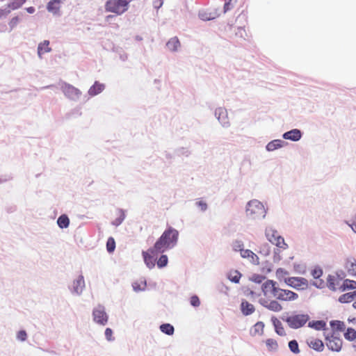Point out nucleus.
I'll use <instances>...</instances> for the list:
<instances>
[{"instance_id": "nucleus-1", "label": "nucleus", "mask_w": 356, "mask_h": 356, "mask_svg": "<svg viewBox=\"0 0 356 356\" xmlns=\"http://www.w3.org/2000/svg\"><path fill=\"white\" fill-rule=\"evenodd\" d=\"M178 237V231L172 227H169L163 232L154 246L149 248V252L153 254H158L172 248L176 245Z\"/></svg>"}, {"instance_id": "nucleus-2", "label": "nucleus", "mask_w": 356, "mask_h": 356, "mask_svg": "<svg viewBox=\"0 0 356 356\" xmlns=\"http://www.w3.org/2000/svg\"><path fill=\"white\" fill-rule=\"evenodd\" d=\"M246 215L252 220L260 219L265 216L266 210L264 205L257 200H251L248 203Z\"/></svg>"}, {"instance_id": "nucleus-3", "label": "nucleus", "mask_w": 356, "mask_h": 356, "mask_svg": "<svg viewBox=\"0 0 356 356\" xmlns=\"http://www.w3.org/2000/svg\"><path fill=\"white\" fill-rule=\"evenodd\" d=\"M266 235L268 240L277 247L283 250L286 249L287 244L284 242V239L282 237L277 231L269 229L266 231Z\"/></svg>"}, {"instance_id": "nucleus-4", "label": "nucleus", "mask_w": 356, "mask_h": 356, "mask_svg": "<svg viewBox=\"0 0 356 356\" xmlns=\"http://www.w3.org/2000/svg\"><path fill=\"white\" fill-rule=\"evenodd\" d=\"M309 319L307 314H296L289 316L286 321L289 326L293 329L302 327Z\"/></svg>"}, {"instance_id": "nucleus-5", "label": "nucleus", "mask_w": 356, "mask_h": 356, "mask_svg": "<svg viewBox=\"0 0 356 356\" xmlns=\"http://www.w3.org/2000/svg\"><path fill=\"white\" fill-rule=\"evenodd\" d=\"M298 295L290 290L282 289L279 288L275 293V298L284 302L293 301L297 300Z\"/></svg>"}, {"instance_id": "nucleus-6", "label": "nucleus", "mask_w": 356, "mask_h": 356, "mask_svg": "<svg viewBox=\"0 0 356 356\" xmlns=\"http://www.w3.org/2000/svg\"><path fill=\"white\" fill-rule=\"evenodd\" d=\"M285 283L296 289H305L308 286V282L305 278L291 277L285 279Z\"/></svg>"}, {"instance_id": "nucleus-7", "label": "nucleus", "mask_w": 356, "mask_h": 356, "mask_svg": "<svg viewBox=\"0 0 356 356\" xmlns=\"http://www.w3.org/2000/svg\"><path fill=\"white\" fill-rule=\"evenodd\" d=\"M279 289V287L277 286L276 282L268 280L264 283H263L261 286V290L264 295V296H273L275 298V293H277V291Z\"/></svg>"}, {"instance_id": "nucleus-8", "label": "nucleus", "mask_w": 356, "mask_h": 356, "mask_svg": "<svg viewBox=\"0 0 356 356\" xmlns=\"http://www.w3.org/2000/svg\"><path fill=\"white\" fill-rule=\"evenodd\" d=\"M61 90L67 97L73 100L78 99L81 95L79 89L66 83L62 84Z\"/></svg>"}, {"instance_id": "nucleus-9", "label": "nucleus", "mask_w": 356, "mask_h": 356, "mask_svg": "<svg viewBox=\"0 0 356 356\" xmlns=\"http://www.w3.org/2000/svg\"><path fill=\"white\" fill-rule=\"evenodd\" d=\"M342 343V340L339 337L335 336L334 334L326 337V345L332 351H340Z\"/></svg>"}, {"instance_id": "nucleus-10", "label": "nucleus", "mask_w": 356, "mask_h": 356, "mask_svg": "<svg viewBox=\"0 0 356 356\" xmlns=\"http://www.w3.org/2000/svg\"><path fill=\"white\" fill-rule=\"evenodd\" d=\"M94 321L99 324L105 325L108 321V316L105 312V309L102 306H98L93 310Z\"/></svg>"}, {"instance_id": "nucleus-11", "label": "nucleus", "mask_w": 356, "mask_h": 356, "mask_svg": "<svg viewBox=\"0 0 356 356\" xmlns=\"http://www.w3.org/2000/svg\"><path fill=\"white\" fill-rule=\"evenodd\" d=\"M260 303L266 309L274 312H280L283 309L282 305L275 300H261Z\"/></svg>"}, {"instance_id": "nucleus-12", "label": "nucleus", "mask_w": 356, "mask_h": 356, "mask_svg": "<svg viewBox=\"0 0 356 356\" xmlns=\"http://www.w3.org/2000/svg\"><path fill=\"white\" fill-rule=\"evenodd\" d=\"M307 343L309 348L317 352H322L324 350V343L319 339L310 337L307 340Z\"/></svg>"}, {"instance_id": "nucleus-13", "label": "nucleus", "mask_w": 356, "mask_h": 356, "mask_svg": "<svg viewBox=\"0 0 356 356\" xmlns=\"http://www.w3.org/2000/svg\"><path fill=\"white\" fill-rule=\"evenodd\" d=\"M66 0H51L47 6V9L49 12L53 14H58L63 4Z\"/></svg>"}, {"instance_id": "nucleus-14", "label": "nucleus", "mask_w": 356, "mask_h": 356, "mask_svg": "<svg viewBox=\"0 0 356 356\" xmlns=\"http://www.w3.org/2000/svg\"><path fill=\"white\" fill-rule=\"evenodd\" d=\"M241 310L243 315L248 316L255 311L254 306L245 300H243L241 304Z\"/></svg>"}, {"instance_id": "nucleus-15", "label": "nucleus", "mask_w": 356, "mask_h": 356, "mask_svg": "<svg viewBox=\"0 0 356 356\" xmlns=\"http://www.w3.org/2000/svg\"><path fill=\"white\" fill-rule=\"evenodd\" d=\"M301 132L299 129H292L284 134L283 138L286 140H291L293 141H298L301 138Z\"/></svg>"}, {"instance_id": "nucleus-16", "label": "nucleus", "mask_w": 356, "mask_h": 356, "mask_svg": "<svg viewBox=\"0 0 356 356\" xmlns=\"http://www.w3.org/2000/svg\"><path fill=\"white\" fill-rule=\"evenodd\" d=\"M154 255L149 252V249L147 251L143 252L144 261L149 268H152L155 266Z\"/></svg>"}, {"instance_id": "nucleus-17", "label": "nucleus", "mask_w": 356, "mask_h": 356, "mask_svg": "<svg viewBox=\"0 0 356 356\" xmlns=\"http://www.w3.org/2000/svg\"><path fill=\"white\" fill-rule=\"evenodd\" d=\"M264 324L261 321L256 323L250 329V334L253 337L261 336L264 334Z\"/></svg>"}, {"instance_id": "nucleus-18", "label": "nucleus", "mask_w": 356, "mask_h": 356, "mask_svg": "<svg viewBox=\"0 0 356 356\" xmlns=\"http://www.w3.org/2000/svg\"><path fill=\"white\" fill-rule=\"evenodd\" d=\"M241 255L243 258H249L254 264H259V257L256 254L250 250H243L241 251Z\"/></svg>"}, {"instance_id": "nucleus-19", "label": "nucleus", "mask_w": 356, "mask_h": 356, "mask_svg": "<svg viewBox=\"0 0 356 356\" xmlns=\"http://www.w3.org/2000/svg\"><path fill=\"white\" fill-rule=\"evenodd\" d=\"M51 49L49 47V41L44 40L42 42L40 43L38 47V54L40 58H42V56L45 54L50 52Z\"/></svg>"}, {"instance_id": "nucleus-20", "label": "nucleus", "mask_w": 356, "mask_h": 356, "mask_svg": "<svg viewBox=\"0 0 356 356\" xmlns=\"http://www.w3.org/2000/svg\"><path fill=\"white\" fill-rule=\"evenodd\" d=\"M105 86L104 84L95 81V83L90 88L88 93L91 96H95L102 92Z\"/></svg>"}, {"instance_id": "nucleus-21", "label": "nucleus", "mask_w": 356, "mask_h": 356, "mask_svg": "<svg viewBox=\"0 0 356 356\" xmlns=\"http://www.w3.org/2000/svg\"><path fill=\"white\" fill-rule=\"evenodd\" d=\"M215 115L218 116V120L223 126H225L228 123L227 113L224 109L221 108L216 109Z\"/></svg>"}, {"instance_id": "nucleus-22", "label": "nucleus", "mask_w": 356, "mask_h": 356, "mask_svg": "<svg viewBox=\"0 0 356 356\" xmlns=\"http://www.w3.org/2000/svg\"><path fill=\"white\" fill-rule=\"evenodd\" d=\"M356 297V291L353 292L346 293L341 295L339 298V301L341 303H348L354 300Z\"/></svg>"}, {"instance_id": "nucleus-23", "label": "nucleus", "mask_w": 356, "mask_h": 356, "mask_svg": "<svg viewBox=\"0 0 356 356\" xmlns=\"http://www.w3.org/2000/svg\"><path fill=\"white\" fill-rule=\"evenodd\" d=\"M346 268L350 275H356V261L354 259L347 260Z\"/></svg>"}, {"instance_id": "nucleus-24", "label": "nucleus", "mask_w": 356, "mask_h": 356, "mask_svg": "<svg viewBox=\"0 0 356 356\" xmlns=\"http://www.w3.org/2000/svg\"><path fill=\"white\" fill-rule=\"evenodd\" d=\"M166 45L169 50H170L172 51H175L180 47V42H179V39L177 37H175V38H171L167 42Z\"/></svg>"}, {"instance_id": "nucleus-25", "label": "nucleus", "mask_w": 356, "mask_h": 356, "mask_svg": "<svg viewBox=\"0 0 356 356\" xmlns=\"http://www.w3.org/2000/svg\"><path fill=\"white\" fill-rule=\"evenodd\" d=\"M85 286L84 279L82 275H79L74 283V289L76 293H79L82 291Z\"/></svg>"}, {"instance_id": "nucleus-26", "label": "nucleus", "mask_w": 356, "mask_h": 356, "mask_svg": "<svg viewBox=\"0 0 356 356\" xmlns=\"http://www.w3.org/2000/svg\"><path fill=\"white\" fill-rule=\"evenodd\" d=\"M241 277V273L236 270H230L228 273V279L234 283H239Z\"/></svg>"}, {"instance_id": "nucleus-27", "label": "nucleus", "mask_w": 356, "mask_h": 356, "mask_svg": "<svg viewBox=\"0 0 356 356\" xmlns=\"http://www.w3.org/2000/svg\"><path fill=\"white\" fill-rule=\"evenodd\" d=\"M283 141L281 140H274L268 143L266 145V149L268 151H274L277 148H280L282 146Z\"/></svg>"}, {"instance_id": "nucleus-28", "label": "nucleus", "mask_w": 356, "mask_h": 356, "mask_svg": "<svg viewBox=\"0 0 356 356\" xmlns=\"http://www.w3.org/2000/svg\"><path fill=\"white\" fill-rule=\"evenodd\" d=\"M356 289V282L350 280H346L343 281L342 286L340 289L343 291L347 289Z\"/></svg>"}, {"instance_id": "nucleus-29", "label": "nucleus", "mask_w": 356, "mask_h": 356, "mask_svg": "<svg viewBox=\"0 0 356 356\" xmlns=\"http://www.w3.org/2000/svg\"><path fill=\"white\" fill-rule=\"evenodd\" d=\"M57 223L60 228H67L69 226L70 220L66 215H62L58 218Z\"/></svg>"}, {"instance_id": "nucleus-30", "label": "nucleus", "mask_w": 356, "mask_h": 356, "mask_svg": "<svg viewBox=\"0 0 356 356\" xmlns=\"http://www.w3.org/2000/svg\"><path fill=\"white\" fill-rule=\"evenodd\" d=\"M309 326L314 328L315 330H321L325 329V327L326 326V323L323 321H316L309 322Z\"/></svg>"}, {"instance_id": "nucleus-31", "label": "nucleus", "mask_w": 356, "mask_h": 356, "mask_svg": "<svg viewBox=\"0 0 356 356\" xmlns=\"http://www.w3.org/2000/svg\"><path fill=\"white\" fill-rule=\"evenodd\" d=\"M266 345L269 351H275L278 348V343L274 339H268L266 341Z\"/></svg>"}, {"instance_id": "nucleus-32", "label": "nucleus", "mask_w": 356, "mask_h": 356, "mask_svg": "<svg viewBox=\"0 0 356 356\" xmlns=\"http://www.w3.org/2000/svg\"><path fill=\"white\" fill-rule=\"evenodd\" d=\"M330 325L332 328L336 331H343L346 327L344 323L340 321H332Z\"/></svg>"}, {"instance_id": "nucleus-33", "label": "nucleus", "mask_w": 356, "mask_h": 356, "mask_svg": "<svg viewBox=\"0 0 356 356\" xmlns=\"http://www.w3.org/2000/svg\"><path fill=\"white\" fill-rule=\"evenodd\" d=\"M160 330L162 332L168 335H172L174 333V327L169 323L161 325Z\"/></svg>"}, {"instance_id": "nucleus-34", "label": "nucleus", "mask_w": 356, "mask_h": 356, "mask_svg": "<svg viewBox=\"0 0 356 356\" xmlns=\"http://www.w3.org/2000/svg\"><path fill=\"white\" fill-rule=\"evenodd\" d=\"M288 275L289 272L284 268H280L276 270V276L280 281L282 280L285 281V279H288V277H286Z\"/></svg>"}, {"instance_id": "nucleus-35", "label": "nucleus", "mask_w": 356, "mask_h": 356, "mask_svg": "<svg viewBox=\"0 0 356 356\" xmlns=\"http://www.w3.org/2000/svg\"><path fill=\"white\" fill-rule=\"evenodd\" d=\"M344 337L349 341H353L356 339V331L355 329L349 327L347 329L344 334Z\"/></svg>"}, {"instance_id": "nucleus-36", "label": "nucleus", "mask_w": 356, "mask_h": 356, "mask_svg": "<svg viewBox=\"0 0 356 356\" xmlns=\"http://www.w3.org/2000/svg\"><path fill=\"white\" fill-rule=\"evenodd\" d=\"M289 348L290 350L295 354H298L300 353L298 343L296 340L289 341Z\"/></svg>"}, {"instance_id": "nucleus-37", "label": "nucleus", "mask_w": 356, "mask_h": 356, "mask_svg": "<svg viewBox=\"0 0 356 356\" xmlns=\"http://www.w3.org/2000/svg\"><path fill=\"white\" fill-rule=\"evenodd\" d=\"M115 248V242L113 237L108 238L106 242V249L108 252H113Z\"/></svg>"}, {"instance_id": "nucleus-38", "label": "nucleus", "mask_w": 356, "mask_h": 356, "mask_svg": "<svg viewBox=\"0 0 356 356\" xmlns=\"http://www.w3.org/2000/svg\"><path fill=\"white\" fill-rule=\"evenodd\" d=\"M168 261V257L165 254H162L157 261V266L159 268H163L167 266Z\"/></svg>"}, {"instance_id": "nucleus-39", "label": "nucleus", "mask_w": 356, "mask_h": 356, "mask_svg": "<svg viewBox=\"0 0 356 356\" xmlns=\"http://www.w3.org/2000/svg\"><path fill=\"white\" fill-rule=\"evenodd\" d=\"M266 279V277L259 274H253L250 277V280H251L253 282L260 284L264 280Z\"/></svg>"}, {"instance_id": "nucleus-40", "label": "nucleus", "mask_w": 356, "mask_h": 356, "mask_svg": "<svg viewBox=\"0 0 356 356\" xmlns=\"http://www.w3.org/2000/svg\"><path fill=\"white\" fill-rule=\"evenodd\" d=\"M274 324L276 332L280 336L285 335V331L284 327L282 326L281 323H277V321H276L274 322Z\"/></svg>"}, {"instance_id": "nucleus-41", "label": "nucleus", "mask_w": 356, "mask_h": 356, "mask_svg": "<svg viewBox=\"0 0 356 356\" xmlns=\"http://www.w3.org/2000/svg\"><path fill=\"white\" fill-rule=\"evenodd\" d=\"M335 281H337V279L333 276H329L327 279V285L329 289L331 290L335 291L337 289V287L335 286Z\"/></svg>"}, {"instance_id": "nucleus-42", "label": "nucleus", "mask_w": 356, "mask_h": 356, "mask_svg": "<svg viewBox=\"0 0 356 356\" xmlns=\"http://www.w3.org/2000/svg\"><path fill=\"white\" fill-rule=\"evenodd\" d=\"M233 250L234 251H239L241 252L242 250H243V243L240 241H236L233 243L232 245Z\"/></svg>"}, {"instance_id": "nucleus-43", "label": "nucleus", "mask_w": 356, "mask_h": 356, "mask_svg": "<svg viewBox=\"0 0 356 356\" xmlns=\"http://www.w3.org/2000/svg\"><path fill=\"white\" fill-rule=\"evenodd\" d=\"M191 305L193 307H198L200 305V301L197 296H193L190 300Z\"/></svg>"}, {"instance_id": "nucleus-44", "label": "nucleus", "mask_w": 356, "mask_h": 356, "mask_svg": "<svg viewBox=\"0 0 356 356\" xmlns=\"http://www.w3.org/2000/svg\"><path fill=\"white\" fill-rule=\"evenodd\" d=\"M27 334L24 330H20L17 334V338L19 341H24L26 339Z\"/></svg>"}, {"instance_id": "nucleus-45", "label": "nucleus", "mask_w": 356, "mask_h": 356, "mask_svg": "<svg viewBox=\"0 0 356 356\" xmlns=\"http://www.w3.org/2000/svg\"><path fill=\"white\" fill-rule=\"evenodd\" d=\"M312 274L314 278L317 279L321 277L323 275V271L321 268H315L312 270Z\"/></svg>"}, {"instance_id": "nucleus-46", "label": "nucleus", "mask_w": 356, "mask_h": 356, "mask_svg": "<svg viewBox=\"0 0 356 356\" xmlns=\"http://www.w3.org/2000/svg\"><path fill=\"white\" fill-rule=\"evenodd\" d=\"M196 204L198 207H200V210L202 211H204L207 209V204L206 202H204L202 200H199L196 202Z\"/></svg>"}, {"instance_id": "nucleus-47", "label": "nucleus", "mask_w": 356, "mask_h": 356, "mask_svg": "<svg viewBox=\"0 0 356 356\" xmlns=\"http://www.w3.org/2000/svg\"><path fill=\"white\" fill-rule=\"evenodd\" d=\"M124 214L120 211L119 212V218L113 222V225L118 226L124 220Z\"/></svg>"}, {"instance_id": "nucleus-48", "label": "nucleus", "mask_w": 356, "mask_h": 356, "mask_svg": "<svg viewBox=\"0 0 356 356\" xmlns=\"http://www.w3.org/2000/svg\"><path fill=\"white\" fill-rule=\"evenodd\" d=\"M24 2H25V0H19V3H13L11 5H9V7L11 9L15 10V9H17L19 7H20Z\"/></svg>"}, {"instance_id": "nucleus-49", "label": "nucleus", "mask_w": 356, "mask_h": 356, "mask_svg": "<svg viewBox=\"0 0 356 356\" xmlns=\"http://www.w3.org/2000/svg\"><path fill=\"white\" fill-rule=\"evenodd\" d=\"M105 336L106 337V339L108 340V341H111L113 339L112 338V336H113V331L111 328H106V330H105Z\"/></svg>"}, {"instance_id": "nucleus-50", "label": "nucleus", "mask_w": 356, "mask_h": 356, "mask_svg": "<svg viewBox=\"0 0 356 356\" xmlns=\"http://www.w3.org/2000/svg\"><path fill=\"white\" fill-rule=\"evenodd\" d=\"M19 22V17H13L9 22V25L11 29L14 28Z\"/></svg>"}, {"instance_id": "nucleus-51", "label": "nucleus", "mask_w": 356, "mask_h": 356, "mask_svg": "<svg viewBox=\"0 0 356 356\" xmlns=\"http://www.w3.org/2000/svg\"><path fill=\"white\" fill-rule=\"evenodd\" d=\"M352 229L356 233V217L353 218L350 222H348Z\"/></svg>"}, {"instance_id": "nucleus-52", "label": "nucleus", "mask_w": 356, "mask_h": 356, "mask_svg": "<svg viewBox=\"0 0 356 356\" xmlns=\"http://www.w3.org/2000/svg\"><path fill=\"white\" fill-rule=\"evenodd\" d=\"M163 3V0H154L153 5L154 7L156 9L161 8Z\"/></svg>"}, {"instance_id": "nucleus-53", "label": "nucleus", "mask_w": 356, "mask_h": 356, "mask_svg": "<svg viewBox=\"0 0 356 356\" xmlns=\"http://www.w3.org/2000/svg\"><path fill=\"white\" fill-rule=\"evenodd\" d=\"M200 16L203 20H211L215 18V17L211 16V14H209V15H207L206 13H200Z\"/></svg>"}, {"instance_id": "nucleus-54", "label": "nucleus", "mask_w": 356, "mask_h": 356, "mask_svg": "<svg viewBox=\"0 0 356 356\" xmlns=\"http://www.w3.org/2000/svg\"><path fill=\"white\" fill-rule=\"evenodd\" d=\"M10 13V10L0 9V18L6 16Z\"/></svg>"}, {"instance_id": "nucleus-55", "label": "nucleus", "mask_w": 356, "mask_h": 356, "mask_svg": "<svg viewBox=\"0 0 356 356\" xmlns=\"http://www.w3.org/2000/svg\"><path fill=\"white\" fill-rule=\"evenodd\" d=\"M229 5H230V2H227V3H225V5H224L225 12H226L227 10H228L229 9Z\"/></svg>"}, {"instance_id": "nucleus-56", "label": "nucleus", "mask_w": 356, "mask_h": 356, "mask_svg": "<svg viewBox=\"0 0 356 356\" xmlns=\"http://www.w3.org/2000/svg\"><path fill=\"white\" fill-rule=\"evenodd\" d=\"M29 13H32L34 11V8L33 7H30L27 8Z\"/></svg>"}, {"instance_id": "nucleus-57", "label": "nucleus", "mask_w": 356, "mask_h": 356, "mask_svg": "<svg viewBox=\"0 0 356 356\" xmlns=\"http://www.w3.org/2000/svg\"><path fill=\"white\" fill-rule=\"evenodd\" d=\"M133 286H134V289L135 291L139 290V289L136 286V283H134Z\"/></svg>"}, {"instance_id": "nucleus-58", "label": "nucleus", "mask_w": 356, "mask_h": 356, "mask_svg": "<svg viewBox=\"0 0 356 356\" xmlns=\"http://www.w3.org/2000/svg\"><path fill=\"white\" fill-rule=\"evenodd\" d=\"M353 307L356 309V301L353 305Z\"/></svg>"}, {"instance_id": "nucleus-59", "label": "nucleus", "mask_w": 356, "mask_h": 356, "mask_svg": "<svg viewBox=\"0 0 356 356\" xmlns=\"http://www.w3.org/2000/svg\"><path fill=\"white\" fill-rule=\"evenodd\" d=\"M253 293H254L253 291H251L250 294L253 295Z\"/></svg>"}]
</instances>
